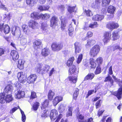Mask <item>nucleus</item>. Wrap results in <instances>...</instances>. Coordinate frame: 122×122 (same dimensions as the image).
Wrapping results in <instances>:
<instances>
[{"instance_id": "obj_28", "label": "nucleus", "mask_w": 122, "mask_h": 122, "mask_svg": "<svg viewBox=\"0 0 122 122\" xmlns=\"http://www.w3.org/2000/svg\"><path fill=\"white\" fill-rule=\"evenodd\" d=\"M116 8L115 7L112 5H110L108 7L107 11L108 13L113 14L115 11Z\"/></svg>"}, {"instance_id": "obj_13", "label": "nucleus", "mask_w": 122, "mask_h": 122, "mask_svg": "<svg viewBox=\"0 0 122 122\" xmlns=\"http://www.w3.org/2000/svg\"><path fill=\"white\" fill-rule=\"evenodd\" d=\"M33 47L34 49L37 50L40 48L42 45V42L41 40L38 39L35 40L33 43Z\"/></svg>"}, {"instance_id": "obj_59", "label": "nucleus", "mask_w": 122, "mask_h": 122, "mask_svg": "<svg viewBox=\"0 0 122 122\" xmlns=\"http://www.w3.org/2000/svg\"><path fill=\"white\" fill-rule=\"evenodd\" d=\"M56 97L57 99L59 102L62 101L63 100V97L61 96H58Z\"/></svg>"}, {"instance_id": "obj_4", "label": "nucleus", "mask_w": 122, "mask_h": 122, "mask_svg": "<svg viewBox=\"0 0 122 122\" xmlns=\"http://www.w3.org/2000/svg\"><path fill=\"white\" fill-rule=\"evenodd\" d=\"M63 46L62 43H57L55 42L52 43L51 45L52 50L54 51H58L62 49Z\"/></svg>"}, {"instance_id": "obj_35", "label": "nucleus", "mask_w": 122, "mask_h": 122, "mask_svg": "<svg viewBox=\"0 0 122 122\" xmlns=\"http://www.w3.org/2000/svg\"><path fill=\"white\" fill-rule=\"evenodd\" d=\"M5 93H0V102L3 104L5 102Z\"/></svg>"}, {"instance_id": "obj_43", "label": "nucleus", "mask_w": 122, "mask_h": 122, "mask_svg": "<svg viewBox=\"0 0 122 122\" xmlns=\"http://www.w3.org/2000/svg\"><path fill=\"white\" fill-rule=\"evenodd\" d=\"M103 61V58L101 57H99L96 60V62L98 64L97 66H100L102 64Z\"/></svg>"}, {"instance_id": "obj_20", "label": "nucleus", "mask_w": 122, "mask_h": 122, "mask_svg": "<svg viewBox=\"0 0 122 122\" xmlns=\"http://www.w3.org/2000/svg\"><path fill=\"white\" fill-rule=\"evenodd\" d=\"M30 17L31 18L35 19H39L41 18V14L36 12L32 13L30 14Z\"/></svg>"}, {"instance_id": "obj_63", "label": "nucleus", "mask_w": 122, "mask_h": 122, "mask_svg": "<svg viewBox=\"0 0 122 122\" xmlns=\"http://www.w3.org/2000/svg\"><path fill=\"white\" fill-rule=\"evenodd\" d=\"M0 8L1 9H2L5 11H7L8 10V9L6 7H5V5L2 4H1L0 5Z\"/></svg>"}, {"instance_id": "obj_26", "label": "nucleus", "mask_w": 122, "mask_h": 122, "mask_svg": "<svg viewBox=\"0 0 122 122\" xmlns=\"http://www.w3.org/2000/svg\"><path fill=\"white\" fill-rule=\"evenodd\" d=\"M13 99L11 93L10 94L6 95L5 98V102H6V103H9L12 101Z\"/></svg>"}, {"instance_id": "obj_54", "label": "nucleus", "mask_w": 122, "mask_h": 122, "mask_svg": "<svg viewBox=\"0 0 122 122\" xmlns=\"http://www.w3.org/2000/svg\"><path fill=\"white\" fill-rule=\"evenodd\" d=\"M6 51L4 47L0 48V56L4 54Z\"/></svg>"}, {"instance_id": "obj_24", "label": "nucleus", "mask_w": 122, "mask_h": 122, "mask_svg": "<svg viewBox=\"0 0 122 122\" xmlns=\"http://www.w3.org/2000/svg\"><path fill=\"white\" fill-rule=\"evenodd\" d=\"M55 95V93L51 90H49L48 95L47 98L49 100L52 101L53 98V97Z\"/></svg>"}, {"instance_id": "obj_21", "label": "nucleus", "mask_w": 122, "mask_h": 122, "mask_svg": "<svg viewBox=\"0 0 122 122\" xmlns=\"http://www.w3.org/2000/svg\"><path fill=\"white\" fill-rule=\"evenodd\" d=\"M76 118L78 122H86L85 117L81 114H79L76 115Z\"/></svg>"}, {"instance_id": "obj_19", "label": "nucleus", "mask_w": 122, "mask_h": 122, "mask_svg": "<svg viewBox=\"0 0 122 122\" xmlns=\"http://www.w3.org/2000/svg\"><path fill=\"white\" fill-rule=\"evenodd\" d=\"M13 87L10 85H8L5 87L4 90V93H11L12 91Z\"/></svg>"}, {"instance_id": "obj_38", "label": "nucleus", "mask_w": 122, "mask_h": 122, "mask_svg": "<svg viewBox=\"0 0 122 122\" xmlns=\"http://www.w3.org/2000/svg\"><path fill=\"white\" fill-rule=\"evenodd\" d=\"M49 8V7L48 5H40L38 8V9L41 11H46L48 10Z\"/></svg>"}, {"instance_id": "obj_60", "label": "nucleus", "mask_w": 122, "mask_h": 122, "mask_svg": "<svg viewBox=\"0 0 122 122\" xmlns=\"http://www.w3.org/2000/svg\"><path fill=\"white\" fill-rule=\"evenodd\" d=\"M75 49L77 47H81L80 45L79 42L76 41L74 44Z\"/></svg>"}, {"instance_id": "obj_45", "label": "nucleus", "mask_w": 122, "mask_h": 122, "mask_svg": "<svg viewBox=\"0 0 122 122\" xmlns=\"http://www.w3.org/2000/svg\"><path fill=\"white\" fill-rule=\"evenodd\" d=\"M73 28L71 26V25L70 24L69 26L68 29L69 35L70 36H72L73 35Z\"/></svg>"}, {"instance_id": "obj_39", "label": "nucleus", "mask_w": 122, "mask_h": 122, "mask_svg": "<svg viewBox=\"0 0 122 122\" xmlns=\"http://www.w3.org/2000/svg\"><path fill=\"white\" fill-rule=\"evenodd\" d=\"M39 105L40 103L39 102H36L34 103L32 107V108L34 111H36L38 109Z\"/></svg>"}, {"instance_id": "obj_57", "label": "nucleus", "mask_w": 122, "mask_h": 122, "mask_svg": "<svg viewBox=\"0 0 122 122\" xmlns=\"http://www.w3.org/2000/svg\"><path fill=\"white\" fill-rule=\"evenodd\" d=\"M75 52L76 54L79 53L80 52L81 50V47H77L75 49Z\"/></svg>"}, {"instance_id": "obj_8", "label": "nucleus", "mask_w": 122, "mask_h": 122, "mask_svg": "<svg viewBox=\"0 0 122 122\" xmlns=\"http://www.w3.org/2000/svg\"><path fill=\"white\" fill-rule=\"evenodd\" d=\"M59 19L58 17L55 15L53 16L50 20V25L51 27H55L58 25V23Z\"/></svg>"}, {"instance_id": "obj_44", "label": "nucleus", "mask_w": 122, "mask_h": 122, "mask_svg": "<svg viewBox=\"0 0 122 122\" xmlns=\"http://www.w3.org/2000/svg\"><path fill=\"white\" fill-rule=\"evenodd\" d=\"M37 97L36 95V93L34 91H32L31 92V94L30 97V99L33 100L36 98Z\"/></svg>"}, {"instance_id": "obj_64", "label": "nucleus", "mask_w": 122, "mask_h": 122, "mask_svg": "<svg viewBox=\"0 0 122 122\" xmlns=\"http://www.w3.org/2000/svg\"><path fill=\"white\" fill-rule=\"evenodd\" d=\"M18 109L16 107H14L12 108L10 111V113H12L15 112Z\"/></svg>"}, {"instance_id": "obj_2", "label": "nucleus", "mask_w": 122, "mask_h": 122, "mask_svg": "<svg viewBox=\"0 0 122 122\" xmlns=\"http://www.w3.org/2000/svg\"><path fill=\"white\" fill-rule=\"evenodd\" d=\"M100 47L98 45H95L90 49L89 54L91 57H95L98 54L100 51Z\"/></svg>"}, {"instance_id": "obj_32", "label": "nucleus", "mask_w": 122, "mask_h": 122, "mask_svg": "<svg viewBox=\"0 0 122 122\" xmlns=\"http://www.w3.org/2000/svg\"><path fill=\"white\" fill-rule=\"evenodd\" d=\"M25 95L24 92L19 90L17 92L16 96L17 98L20 99L23 98Z\"/></svg>"}, {"instance_id": "obj_47", "label": "nucleus", "mask_w": 122, "mask_h": 122, "mask_svg": "<svg viewBox=\"0 0 122 122\" xmlns=\"http://www.w3.org/2000/svg\"><path fill=\"white\" fill-rule=\"evenodd\" d=\"M101 69L100 66H97L96 69L94 71V73L95 75H97L101 73Z\"/></svg>"}, {"instance_id": "obj_61", "label": "nucleus", "mask_w": 122, "mask_h": 122, "mask_svg": "<svg viewBox=\"0 0 122 122\" xmlns=\"http://www.w3.org/2000/svg\"><path fill=\"white\" fill-rule=\"evenodd\" d=\"M65 7L64 5H59L58 7V9L61 11H63L65 9Z\"/></svg>"}, {"instance_id": "obj_17", "label": "nucleus", "mask_w": 122, "mask_h": 122, "mask_svg": "<svg viewBox=\"0 0 122 122\" xmlns=\"http://www.w3.org/2000/svg\"><path fill=\"white\" fill-rule=\"evenodd\" d=\"M43 65L41 63L38 64L35 69V70L37 73L43 74L44 73L42 71Z\"/></svg>"}, {"instance_id": "obj_10", "label": "nucleus", "mask_w": 122, "mask_h": 122, "mask_svg": "<svg viewBox=\"0 0 122 122\" xmlns=\"http://www.w3.org/2000/svg\"><path fill=\"white\" fill-rule=\"evenodd\" d=\"M37 77L36 74H33L30 75L27 78V81L29 84L34 83L36 81Z\"/></svg>"}, {"instance_id": "obj_49", "label": "nucleus", "mask_w": 122, "mask_h": 122, "mask_svg": "<svg viewBox=\"0 0 122 122\" xmlns=\"http://www.w3.org/2000/svg\"><path fill=\"white\" fill-rule=\"evenodd\" d=\"M84 13L87 16H91L92 15V14L91 10H85Z\"/></svg>"}, {"instance_id": "obj_41", "label": "nucleus", "mask_w": 122, "mask_h": 122, "mask_svg": "<svg viewBox=\"0 0 122 122\" xmlns=\"http://www.w3.org/2000/svg\"><path fill=\"white\" fill-rule=\"evenodd\" d=\"M43 113H42L41 116L43 117H47L49 115V112L47 109H44Z\"/></svg>"}, {"instance_id": "obj_36", "label": "nucleus", "mask_w": 122, "mask_h": 122, "mask_svg": "<svg viewBox=\"0 0 122 122\" xmlns=\"http://www.w3.org/2000/svg\"><path fill=\"white\" fill-rule=\"evenodd\" d=\"M111 0H102V5L103 7H106L110 4Z\"/></svg>"}, {"instance_id": "obj_27", "label": "nucleus", "mask_w": 122, "mask_h": 122, "mask_svg": "<svg viewBox=\"0 0 122 122\" xmlns=\"http://www.w3.org/2000/svg\"><path fill=\"white\" fill-rule=\"evenodd\" d=\"M24 64L22 59H19L17 63V68L20 70L23 69L24 68Z\"/></svg>"}, {"instance_id": "obj_46", "label": "nucleus", "mask_w": 122, "mask_h": 122, "mask_svg": "<svg viewBox=\"0 0 122 122\" xmlns=\"http://www.w3.org/2000/svg\"><path fill=\"white\" fill-rule=\"evenodd\" d=\"M68 78L69 81L74 83H76L77 81V78L76 77L74 78L73 76H69L68 77Z\"/></svg>"}, {"instance_id": "obj_56", "label": "nucleus", "mask_w": 122, "mask_h": 122, "mask_svg": "<svg viewBox=\"0 0 122 122\" xmlns=\"http://www.w3.org/2000/svg\"><path fill=\"white\" fill-rule=\"evenodd\" d=\"M53 105L55 106H56L59 103V102L56 97L53 99Z\"/></svg>"}, {"instance_id": "obj_22", "label": "nucleus", "mask_w": 122, "mask_h": 122, "mask_svg": "<svg viewBox=\"0 0 122 122\" xmlns=\"http://www.w3.org/2000/svg\"><path fill=\"white\" fill-rule=\"evenodd\" d=\"M49 100L46 99L41 103V110H43L45 109L46 107H47L49 104Z\"/></svg>"}, {"instance_id": "obj_62", "label": "nucleus", "mask_w": 122, "mask_h": 122, "mask_svg": "<svg viewBox=\"0 0 122 122\" xmlns=\"http://www.w3.org/2000/svg\"><path fill=\"white\" fill-rule=\"evenodd\" d=\"M122 49V48H120V46L118 45H116L113 47V51H114L117 49H119L120 50Z\"/></svg>"}, {"instance_id": "obj_23", "label": "nucleus", "mask_w": 122, "mask_h": 122, "mask_svg": "<svg viewBox=\"0 0 122 122\" xmlns=\"http://www.w3.org/2000/svg\"><path fill=\"white\" fill-rule=\"evenodd\" d=\"M89 64L90 65V67L91 68L95 69L96 66L95 59L92 58H91L89 59Z\"/></svg>"}, {"instance_id": "obj_37", "label": "nucleus", "mask_w": 122, "mask_h": 122, "mask_svg": "<svg viewBox=\"0 0 122 122\" xmlns=\"http://www.w3.org/2000/svg\"><path fill=\"white\" fill-rule=\"evenodd\" d=\"M76 7V6H71L70 5H68V6L67 10L68 11L70 14L74 12L75 9Z\"/></svg>"}, {"instance_id": "obj_51", "label": "nucleus", "mask_w": 122, "mask_h": 122, "mask_svg": "<svg viewBox=\"0 0 122 122\" xmlns=\"http://www.w3.org/2000/svg\"><path fill=\"white\" fill-rule=\"evenodd\" d=\"M20 110L21 114H22V121L23 122H25L26 120V116L25 114H24V112L23 111L20 109Z\"/></svg>"}, {"instance_id": "obj_53", "label": "nucleus", "mask_w": 122, "mask_h": 122, "mask_svg": "<svg viewBox=\"0 0 122 122\" xmlns=\"http://www.w3.org/2000/svg\"><path fill=\"white\" fill-rule=\"evenodd\" d=\"M94 92V89L90 90H89L88 91L86 97V98H87L89 96L93 94Z\"/></svg>"}, {"instance_id": "obj_11", "label": "nucleus", "mask_w": 122, "mask_h": 122, "mask_svg": "<svg viewBox=\"0 0 122 122\" xmlns=\"http://www.w3.org/2000/svg\"><path fill=\"white\" fill-rule=\"evenodd\" d=\"M28 26L32 29H34L37 28L38 25V23L35 20H30L28 23Z\"/></svg>"}, {"instance_id": "obj_29", "label": "nucleus", "mask_w": 122, "mask_h": 122, "mask_svg": "<svg viewBox=\"0 0 122 122\" xmlns=\"http://www.w3.org/2000/svg\"><path fill=\"white\" fill-rule=\"evenodd\" d=\"M95 75L92 73H88L84 78V81H86L88 80H92L94 77Z\"/></svg>"}, {"instance_id": "obj_6", "label": "nucleus", "mask_w": 122, "mask_h": 122, "mask_svg": "<svg viewBox=\"0 0 122 122\" xmlns=\"http://www.w3.org/2000/svg\"><path fill=\"white\" fill-rule=\"evenodd\" d=\"M119 26V24L114 21H110L106 25V27L108 29L113 30L118 28Z\"/></svg>"}, {"instance_id": "obj_25", "label": "nucleus", "mask_w": 122, "mask_h": 122, "mask_svg": "<svg viewBox=\"0 0 122 122\" xmlns=\"http://www.w3.org/2000/svg\"><path fill=\"white\" fill-rule=\"evenodd\" d=\"M75 58L73 56L71 57L66 62V64L67 66L70 67L72 65Z\"/></svg>"}, {"instance_id": "obj_50", "label": "nucleus", "mask_w": 122, "mask_h": 122, "mask_svg": "<svg viewBox=\"0 0 122 122\" xmlns=\"http://www.w3.org/2000/svg\"><path fill=\"white\" fill-rule=\"evenodd\" d=\"M102 102V100H98L95 103V105L96 109L100 107L101 106V103Z\"/></svg>"}, {"instance_id": "obj_18", "label": "nucleus", "mask_w": 122, "mask_h": 122, "mask_svg": "<svg viewBox=\"0 0 122 122\" xmlns=\"http://www.w3.org/2000/svg\"><path fill=\"white\" fill-rule=\"evenodd\" d=\"M50 53V51L49 49L46 47L42 49L41 52V55L44 57L48 56Z\"/></svg>"}, {"instance_id": "obj_34", "label": "nucleus", "mask_w": 122, "mask_h": 122, "mask_svg": "<svg viewBox=\"0 0 122 122\" xmlns=\"http://www.w3.org/2000/svg\"><path fill=\"white\" fill-rule=\"evenodd\" d=\"M26 4L31 6H34L36 4V0H26Z\"/></svg>"}, {"instance_id": "obj_33", "label": "nucleus", "mask_w": 122, "mask_h": 122, "mask_svg": "<svg viewBox=\"0 0 122 122\" xmlns=\"http://www.w3.org/2000/svg\"><path fill=\"white\" fill-rule=\"evenodd\" d=\"M79 90L77 88H76L75 89L73 94V99L75 100H77L79 93Z\"/></svg>"}, {"instance_id": "obj_1", "label": "nucleus", "mask_w": 122, "mask_h": 122, "mask_svg": "<svg viewBox=\"0 0 122 122\" xmlns=\"http://www.w3.org/2000/svg\"><path fill=\"white\" fill-rule=\"evenodd\" d=\"M108 71L107 76L105 78L104 81L105 82H109L110 84H109L108 85L111 86L113 85L114 83V80L112 77L110 76V75H112L113 74L112 66L109 67Z\"/></svg>"}, {"instance_id": "obj_9", "label": "nucleus", "mask_w": 122, "mask_h": 122, "mask_svg": "<svg viewBox=\"0 0 122 122\" xmlns=\"http://www.w3.org/2000/svg\"><path fill=\"white\" fill-rule=\"evenodd\" d=\"M10 30V28L7 24L4 25V23H0V31H3L5 34H7L9 33Z\"/></svg>"}, {"instance_id": "obj_5", "label": "nucleus", "mask_w": 122, "mask_h": 122, "mask_svg": "<svg viewBox=\"0 0 122 122\" xmlns=\"http://www.w3.org/2000/svg\"><path fill=\"white\" fill-rule=\"evenodd\" d=\"M112 34L111 32L109 31H105L103 34V39H102L104 44H105L109 42L111 40Z\"/></svg>"}, {"instance_id": "obj_48", "label": "nucleus", "mask_w": 122, "mask_h": 122, "mask_svg": "<svg viewBox=\"0 0 122 122\" xmlns=\"http://www.w3.org/2000/svg\"><path fill=\"white\" fill-rule=\"evenodd\" d=\"M41 17L42 19H49L50 17V15L49 14L45 13L44 14H41Z\"/></svg>"}, {"instance_id": "obj_40", "label": "nucleus", "mask_w": 122, "mask_h": 122, "mask_svg": "<svg viewBox=\"0 0 122 122\" xmlns=\"http://www.w3.org/2000/svg\"><path fill=\"white\" fill-rule=\"evenodd\" d=\"M98 26V25L97 22H94L93 23H90L89 25V27L93 29L97 27Z\"/></svg>"}, {"instance_id": "obj_58", "label": "nucleus", "mask_w": 122, "mask_h": 122, "mask_svg": "<svg viewBox=\"0 0 122 122\" xmlns=\"http://www.w3.org/2000/svg\"><path fill=\"white\" fill-rule=\"evenodd\" d=\"M105 111V110H102L101 111L99 110L97 113L98 116V117H100V116H101L104 112Z\"/></svg>"}, {"instance_id": "obj_52", "label": "nucleus", "mask_w": 122, "mask_h": 122, "mask_svg": "<svg viewBox=\"0 0 122 122\" xmlns=\"http://www.w3.org/2000/svg\"><path fill=\"white\" fill-rule=\"evenodd\" d=\"M82 57L83 55L82 54H80L79 55L77 60V62L78 64L80 63L81 62Z\"/></svg>"}, {"instance_id": "obj_31", "label": "nucleus", "mask_w": 122, "mask_h": 122, "mask_svg": "<svg viewBox=\"0 0 122 122\" xmlns=\"http://www.w3.org/2000/svg\"><path fill=\"white\" fill-rule=\"evenodd\" d=\"M96 42L95 40L93 39H88L87 41V43L85 46L86 47L91 46L95 44Z\"/></svg>"}, {"instance_id": "obj_42", "label": "nucleus", "mask_w": 122, "mask_h": 122, "mask_svg": "<svg viewBox=\"0 0 122 122\" xmlns=\"http://www.w3.org/2000/svg\"><path fill=\"white\" fill-rule=\"evenodd\" d=\"M93 35V33L92 31H88L86 34V36L85 38V40H86L87 39L92 37Z\"/></svg>"}, {"instance_id": "obj_3", "label": "nucleus", "mask_w": 122, "mask_h": 122, "mask_svg": "<svg viewBox=\"0 0 122 122\" xmlns=\"http://www.w3.org/2000/svg\"><path fill=\"white\" fill-rule=\"evenodd\" d=\"M118 86L120 87L117 90L113 92L112 94L116 96L119 100H120L122 98V81H118Z\"/></svg>"}, {"instance_id": "obj_30", "label": "nucleus", "mask_w": 122, "mask_h": 122, "mask_svg": "<svg viewBox=\"0 0 122 122\" xmlns=\"http://www.w3.org/2000/svg\"><path fill=\"white\" fill-rule=\"evenodd\" d=\"M66 23L67 22L65 20H61L60 28L61 30L64 31L66 29Z\"/></svg>"}, {"instance_id": "obj_12", "label": "nucleus", "mask_w": 122, "mask_h": 122, "mask_svg": "<svg viewBox=\"0 0 122 122\" xmlns=\"http://www.w3.org/2000/svg\"><path fill=\"white\" fill-rule=\"evenodd\" d=\"M79 71L74 65H72L69 67L68 71L69 75H71L72 74L75 75L78 73Z\"/></svg>"}, {"instance_id": "obj_15", "label": "nucleus", "mask_w": 122, "mask_h": 122, "mask_svg": "<svg viewBox=\"0 0 122 122\" xmlns=\"http://www.w3.org/2000/svg\"><path fill=\"white\" fill-rule=\"evenodd\" d=\"M10 55L12 57L13 60L14 61H16L19 58V53L16 50H12L10 52Z\"/></svg>"}, {"instance_id": "obj_55", "label": "nucleus", "mask_w": 122, "mask_h": 122, "mask_svg": "<svg viewBox=\"0 0 122 122\" xmlns=\"http://www.w3.org/2000/svg\"><path fill=\"white\" fill-rule=\"evenodd\" d=\"M50 68V66L46 65L44 67L43 71H46V72H48L49 71V70Z\"/></svg>"}, {"instance_id": "obj_14", "label": "nucleus", "mask_w": 122, "mask_h": 122, "mask_svg": "<svg viewBox=\"0 0 122 122\" xmlns=\"http://www.w3.org/2000/svg\"><path fill=\"white\" fill-rule=\"evenodd\" d=\"M58 114V112L55 109L52 110L50 112V116L51 120L54 121L56 119Z\"/></svg>"}, {"instance_id": "obj_7", "label": "nucleus", "mask_w": 122, "mask_h": 122, "mask_svg": "<svg viewBox=\"0 0 122 122\" xmlns=\"http://www.w3.org/2000/svg\"><path fill=\"white\" fill-rule=\"evenodd\" d=\"M17 76L18 81L20 83H24L26 81V77L25 74L23 72H18Z\"/></svg>"}, {"instance_id": "obj_16", "label": "nucleus", "mask_w": 122, "mask_h": 122, "mask_svg": "<svg viewBox=\"0 0 122 122\" xmlns=\"http://www.w3.org/2000/svg\"><path fill=\"white\" fill-rule=\"evenodd\" d=\"M119 31L117 30H114L112 33V41H115L118 39L120 37Z\"/></svg>"}]
</instances>
